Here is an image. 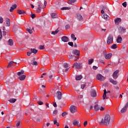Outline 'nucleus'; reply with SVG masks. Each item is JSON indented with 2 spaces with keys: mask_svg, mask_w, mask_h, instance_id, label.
<instances>
[{
  "mask_svg": "<svg viewBox=\"0 0 128 128\" xmlns=\"http://www.w3.org/2000/svg\"><path fill=\"white\" fill-rule=\"evenodd\" d=\"M110 122V116L106 114L104 117V118L102 120V122H99V125L104 124V126H108Z\"/></svg>",
  "mask_w": 128,
  "mask_h": 128,
  "instance_id": "f257e3e1",
  "label": "nucleus"
},
{
  "mask_svg": "<svg viewBox=\"0 0 128 128\" xmlns=\"http://www.w3.org/2000/svg\"><path fill=\"white\" fill-rule=\"evenodd\" d=\"M24 74V71L22 70L17 73L18 76H19L18 79L20 80H26V75H22Z\"/></svg>",
  "mask_w": 128,
  "mask_h": 128,
  "instance_id": "f03ea898",
  "label": "nucleus"
},
{
  "mask_svg": "<svg viewBox=\"0 0 128 128\" xmlns=\"http://www.w3.org/2000/svg\"><path fill=\"white\" fill-rule=\"evenodd\" d=\"M114 42V36L112 34L108 35L107 38V44L110 45Z\"/></svg>",
  "mask_w": 128,
  "mask_h": 128,
  "instance_id": "7ed1b4c3",
  "label": "nucleus"
},
{
  "mask_svg": "<svg viewBox=\"0 0 128 128\" xmlns=\"http://www.w3.org/2000/svg\"><path fill=\"white\" fill-rule=\"evenodd\" d=\"M36 6H38V8H37L36 12H38V14H39V12H40L42 8H43L42 4L40 1H39L36 3Z\"/></svg>",
  "mask_w": 128,
  "mask_h": 128,
  "instance_id": "20e7f679",
  "label": "nucleus"
},
{
  "mask_svg": "<svg viewBox=\"0 0 128 128\" xmlns=\"http://www.w3.org/2000/svg\"><path fill=\"white\" fill-rule=\"evenodd\" d=\"M72 53L73 54L77 56L76 58H74L75 60H78L80 58V50H72Z\"/></svg>",
  "mask_w": 128,
  "mask_h": 128,
  "instance_id": "39448f33",
  "label": "nucleus"
},
{
  "mask_svg": "<svg viewBox=\"0 0 128 128\" xmlns=\"http://www.w3.org/2000/svg\"><path fill=\"white\" fill-rule=\"evenodd\" d=\"M70 112L72 114H76L78 112V108L76 106L72 105L70 108Z\"/></svg>",
  "mask_w": 128,
  "mask_h": 128,
  "instance_id": "423d86ee",
  "label": "nucleus"
},
{
  "mask_svg": "<svg viewBox=\"0 0 128 128\" xmlns=\"http://www.w3.org/2000/svg\"><path fill=\"white\" fill-rule=\"evenodd\" d=\"M103 54H104V56L106 58V60H110V58H112V53H108V54H106V52L104 51L103 52Z\"/></svg>",
  "mask_w": 128,
  "mask_h": 128,
  "instance_id": "0eeeda50",
  "label": "nucleus"
},
{
  "mask_svg": "<svg viewBox=\"0 0 128 128\" xmlns=\"http://www.w3.org/2000/svg\"><path fill=\"white\" fill-rule=\"evenodd\" d=\"M56 96L58 100H60L62 98V93L60 91H58L56 92Z\"/></svg>",
  "mask_w": 128,
  "mask_h": 128,
  "instance_id": "6e6552de",
  "label": "nucleus"
},
{
  "mask_svg": "<svg viewBox=\"0 0 128 128\" xmlns=\"http://www.w3.org/2000/svg\"><path fill=\"white\" fill-rule=\"evenodd\" d=\"M96 78L98 80H100V82H104V80H106V78H104V76H102V75L100 74L97 75Z\"/></svg>",
  "mask_w": 128,
  "mask_h": 128,
  "instance_id": "1a4fd4ad",
  "label": "nucleus"
},
{
  "mask_svg": "<svg viewBox=\"0 0 128 128\" xmlns=\"http://www.w3.org/2000/svg\"><path fill=\"white\" fill-rule=\"evenodd\" d=\"M74 66H76V68L77 70H80L82 68V64H78V62H75V63H74V66H72V68H74Z\"/></svg>",
  "mask_w": 128,
  "mask_h": 128,
  "instance_id": "9d476101",
  "label": "nucleus"
},
{
  "mask_svg": "<svg viewBox=\"0 0 128 128\" xmlns=\"http://www.w3.org/2000/svg\"><path fill=\"white\" fill-rule=\"evenodd\" d=\"M118 70H116L113 74L112 78H114V80H116L118 78Z\"/></svg>",
  "mask_w": 128,
  "mask_h": 128,
  "instance_id": "9b49d317",
  "label": "nucleus"
},
{
  "mask_svg": "<svg viewBox=\"0 0 128 128\" xmlns=\"http://www.w3.org/2000/svg\"><path fill=\"white\" fill-rule=\"evenodd\" d=\"M76 18H77L79 21L82 20H84V18H82V16L80 14V13L76 14Z\"/></svg>",
  "mask_w": 128,
  "mask_h": 128,
  "instance_id": "f8f14e48",
  "label": "nucleus"
},
{
  "mask_svg": "<svg viewBox=\"0 0 128 128\" xmlns=\"http://www.w3.org/2000/svg\"><path fill=\"white\" fill-rule=\"evenodd\" d=\"M62 40L64 42H68L70 40V39L67 36H64L62 38Z\"/></svg>",
  "mask_w": 128,
  "mask_h": 128,
  "instance_id": "ddd939ff",
  "label": "nucleus"
},
{
  "mask_svg": "<svg viewBox=\"0 0 128 128\" xmlns=\"http://www.w3.org/2000/svg\"><path fill=\"white\" fill-rule=\"evenodd\" d=\"M120 22H122V19L120 18H117L114 20V22L117 26L120 24Z\"/></svg>",
  "mask_w": 128,
  "mask_h": 128,
  "instance_id": "4468645a",
  "label": "nucleus"
},
{
  "mask_svg": "<svg viewBox=\"0 0 128 128\" xmlns=\"http://www.w3.org/2000/svg\"><path fill=\"white\" fill-rule=\"evenodd\" d=\"M6 26H10V20L6 18Z\"/></svg>",
  "mask_w": 128,
  "mask_h": 128,
  "instance_id": "2eb2a0df",
  "label": "nucleus"
},
{
  "mask_svg": "<svg viewBox=\"0 0 128 128\" xmlns=\"http://www.w3.org/2000/svg\"><path fill=\"white\" fill-rule=\"evenodd\" d=\"M16 4H13L12 6L10 7V12H14V10H16Z\"/></svg>",
  "mask_w": 128,
  "mask_h": 128,
  "instance_id": "dca6fc26",
  "label": "nucleus"
},
{
  "mask_svg": "<svg viewBox=\"0 0 128 128\" xmlns=\"http://www.w3.org/2000/svg\"><path fill=\"white\" fill-rule=\"evenodd\" d=\"M91 96L92 98H96V90H92L91 92Z\"/></svg>",
  "mask_w": 128,
  "mask_h": 128,
  "instance_id": "f3484780",
  "label": "nucleus"
},
{
  "mask_svg": "<svg viewBox=\"0 0 128 128\" xmlns=\"http://www.w3.org/2000/svg\"><path fill=\"white\" fill-rule=\"evenodd\" d=\"M128 106L125 105V106L121 110L120 112L122 114H124V112H126Z\"/></svg>",
  "mask_w": 128,
  "mask_h": 128,
  "instance_id": "a211bd4d",
  "label": "nucleus"
},
{
  "mask_svg": "<svg viewBox=\"0 0 128 128\" xmlns=\"http://www.w3.org/2000/svg\"><path fill=\"white\" fill-rule=\"evenodd\" d=\"M102 18H104L106 20H110V16H108L106 14H104L102 16Z\"/></svg>",
  "mask_w": 128,
  "mask_h": 128,
  "instance_id": "6ab92c4d",
  "label": "nucleus"
},
{
  "mask_svg": "<svg viewBox=\"0 0 128 128\" xmlns=\"http://www.w3.org/2000/svg\"><path fill=\"white\" fill-rule=\"evenodd\" d=\"M122 37H120V36H118L116 40V42L118 44H122Z\"/></svg>",
  "mask_w": 128,
  "mask_h": 128,
  "instance_id": "aec40b11",
  "label": "nucleus"
},
{
  "mask_svg": "<svg viewBox=\"0 0 128 128\" xmlns=\"http://www.w3.org/2000/svg\"><path fill=\"white\" fill-rule=\"evenodd\" d=\"M109 80L110 82H111V84H118V82L112 80V78H110Z\"/></svg>",
  "mask_w": 128,
  "mask_h": 128,
  "instance_id": "412c9836",
  "label": "nucleus"
},
{
  "mask_svg": "<svg viewBox=\"0 0 128 128\" xmlns=\"http://www.w3.org/2000/svg\"><path fill=\"white\" fill-rule=\"evenodd\" d=\"M82 78V75H76V80H80Z\"/></svg>",
  "mask_w": 128,
  "mask_h": 128,
  "instance_id": "4be33fe9",
  "label": "nucleus"
},
{
  "mask_svg": "<svg viewBox=\"0 0 128 128\" xmlns=\"http://www.w3.org/2000/svg\"><path fill=\"white\" fill-rule=\"evenodd\" d=\"M18 14H26V12L24 10H18L17 11Z\"/></svg>",
  "mask_w": 128,
  "mask_h": 128,
  "instance_id": "5701e85b",
  "label": "nucleus"
},
{
  "mask_svg": "<svg viewBox=\"0 0 128 128\" xmlns=\"http://www.w3.org/2000/svg\"><path fill=\"white\" fill-rule=\"evenodd\" d=\"M51 18H58V14L56 13H52L51 14Z\"/></svg>",
  "mask_w": 128,
  "mask_h": 128,
  "instance_id": "b1692460",
  "label": "nucleus"
},
{
  "mask_svg": "<svg viewBox=\"0 0 128 128\" xmlns=\"http://www.w3.org/2000/svg\"><path fill=\"white\" fill-rule=\"evenodd\" d=\"M8 42L9 46H14V42L12 39H9Z\"/></svg>",
  "mask_w": 128,
  "mask_h": 128,
  "instance_id": "393cba45",
  "label": "nucleus"
},
{
  "mask_svg": "<svg viewBox=\"0 0 128 128\" xmlns=\"http://www.w3.org/2000/svg\"><path fill=\"white\" fill-rule=\"evenodd\" d=\"M73 126H78V120H75L72 122Z\"/></svg>",
  "mask_w": 128,
  "mask_h": 128,
  "instance_id": "a878e982",
  "label": "nucleus"
},
{
  "mask_svg": "<svg viewBox=\"0 0 128 128\" xmlns=\"http://www.w3.org/2000/svg\"><path fill=\"white\" fill-rule=\"evenodd\" d=\"M110 48L112 50H116V48H118V45L116 44H113L110 46Z\"/></svg>",
  "mask_w": 128,
  "mask_h": 128,
  "instance_id": "bb28decb",
  "label": "nucleus"
},
{
  "mask_svg": "<svg viewBox=\"0 0 128 128\" xmlns=\"http://www.w3.org/2000/svg\"><path fill=\"white\" fill-rule=\"evenodd\" d=\"M102 10H104L106 12H109L108 7H106V6H102Z\"/></svg>",
  "mask_w": 128,
  "mask_h": 128,
  "instance_id": "cd10ccee",
  "label": "nucleus"
},
{
  "mask_svg": "<svg viewBox=\"0 0 128 128\" xmlns=\"http://www.w3.org/2000/svg\"><path fill=\"white\" fill-rule=\"evenodd\" d=\"M58 32H59L58 28L55 31H52V34H53L54 36H55V34H58Z\"/></svg>",
  "mask_w": 128,
  "mask_h": 128,
  "instance_id": "c85d7f7f",
  "label": "nucleus"
},
{
  "mask_svg": "<svg viewBox=\"0 0 128 128\" xmlns=\"http://www.w3.org/2000/svg\"><path fill=\"white\" fill-rule=\"evenodd\" d=\"M94 110L96 112H98L100 110V107H98V104H96L94 106Z\"/></svg>",
  "mask_w": 128,
  "mask_h": 128,
  "instance_id": "c756f323",
  "label": "nucleus"
},
{
  "mask_svg": "<svg viewBox=\"0 0 128 128\" xmlns=\"http://www.w3.org/2000/svg\"><path fill=\"white\" fill-rule=\"evenodd\" d=\"M30 52H32L33 54H36V52H38V50H36L34 48H31Z\"/></svg>",
  "mask_w": 128,
  "mask_h": 128,
  "instance_id": "7c9ffc66",
  "label": "nucleus"
},
{
  "mask_svg": "<svg viewBox=\"0 0 128 128\" xmlns=\"http://www.w3.org/2000/svg\"><path fill=\"white\" fill-rule=\"evenodd\" d=\"M71 38H72V40H76V38L74 34H71Z\"/></svg>",
  "mask_w": 128,
  "mask_h": 128,
  "instance_id": "2f4dec72",
  "label": "nucleus"
},
{
  "mask_svg": "<svg viewBox=\"0 0 128 128\" xmlns=\"http://www.w3.org/2000/svg\"><path fill=\"white\" fill-rule=\"evenodd\" d=\"M16 100L14 99V98H11L10 100H8V102H10L11 103H14V102H16Z\"/></svg>",
  "mask_w": 128,
  "mask_h": 128,
  "instance_id": "473e14b6",
  "label": "nucleus"
},
{
  "mask_svg": "<svg viewBox=\"0 0 128 128\" xmlns=\"http://www.w3.org/2000/svg\"><path fill=\"white\" fill-rule=\"evenodd\" d=\"M32 30H34V28H32V29L27 28L26 31L28 32L29 34H32Z\"/></svg>",
  "mask_w": 128,
  "mask_h": 128,
  "instance_id": "72a5a7b5",
  "label": "nucleus"
},
{
  "mask_svg": "<svg viewBox=\"0 0 128 128\" xmlns=\"http://www.w3.org/2000/svg\"><path fill=\"white\" fill-rule=\"evenodd\" d=\"M70 8H68V7H62L60 8L61 10H70Z\"/></svg>",
  "mask_w": 128,
  "mask_h": 128,
  "instance_id": "f704fd0d",
  "label": "nucleus"
},
{
  "mask_svg": "<svg viewBox=\"0 0 128 128\" xmlns=\"http://www.w3.org/2000/svg\"><path fill=\"white\" fill-rule=\"evenodd\" d=\"M88 64H92V62H94V59L93 58L90 59L88 60Z\"/></svg>",
  "mask_w": 128,
  "mask_h": 128,
  "instance_id": "c9c22d12",
  "label": "nucleus"
},
{
  "mask_svg": "<svg viewBox=\"0 0 128 128\" xmlns=\"http://www.w3.org/2000/svg\"><path fill=\"white\" fill-rule=\"evenodd\" d=\"M76 0H69L68 4H74V2H76Z\"/></svg>",
  "mask_w": 128,
  "mask_h": 128,
  "instance_id": "e433bc0d",
  "label": "nucleus"
},
{
  "mask_svg": "<svg viewBox=\"0 0 128 128\" xmlns=\"http://www.w3.org/2000/svg\"><path fill=\"white\" fill-rule=\"evenodd\" d=\"M12 64H14V62L12 61L10 62L8 64V66L7 68H9L10 66H12Z\"/></svg>",
  "mask_w": 128,
  "mask_h": 128,
  "instance_id": "4c0bfd02",
  "label": "nucleus"
},
{
  "mask_svg": "<svg viewBox=\"0 0 128 128\" xmlns=\"http://www.w3.org/2000/svg\"><path fill=\"white\" fill-rule=\"evenodd\" d=\"M108 99V97H106V93H104L103 94V100Z\"/></svg>",
  "mask_w": 128,
  "mask_h": 128,
  "instance_id": "58836bf2",
  "label": "nucleus"
},
{
  "mask_svg": "<svg viewBox=\"0 0 128 128\" xmlns=\"http://www.w3.org/2000/svg\"><path fill=\"white\" fill-rule=\"evenodd\" d=\"M31 64L32 66H38V62H31Z\"/></svg>",
  "mask_w": 128,
  "mask_h": 128,
  "instance_id": "ea45409f",
  "label": "nucleus"
},
{
  "mask_svg": "<svg viewBox=\"0 0 128 128\" xmlns=\"http://www.w3.org/2000/svg\"><path fill=\"white\" fill-rule=\"evenodd\" d=\"M64 68H65L68 66V64L67 63H64L63 64Z\"/></svg>",
  "mask_w": 128,
  "mask_h": 128,
  "instance_id": "a19ab883",
  "label": "nucleus"
},
{
  "mask_svg": "<svg viewBox=\"0 0 128 128\" xmlns=\"http://www.w3.org/2000/svg\"><path fill=\"white\" fill-rule=\"evenodd\" d=\"M39 48L40 50H44V46H40Z\"/></svg>",
  "mask_w": 128,
  "mask_h": 128,
  "instance_id": "79ce46f5",
  "label": "nucleus"
},
{
  "mask_svg": "<svg viewBox=\"0 0 128 128\" xmlns=\"http://www.w3.org/2000/svg\"><path fill=\"white\" fill-rule=\"evenodd\" d=\"M68 44L70 46H74V42H68Z\"/></svg>",
  "mask_w": 128,
  "mask_h": 128,
  "instance_id": "37998d69",
  "label": "nucleus"
},
{
  "mask_svg": "<svg viewBox=\"0 0 128 128\" xmlns=\"http://www.w3.org/2000/svg\"><path fill=\"white\" fill-rule=\"evenodd\" d=\"M66 114H68V113H66V112H64L62 113V116H66Z\"/></svg>",
  "mask_w": 128,
  "mask_h": 128,
  "instance_id": "c03bdc74",
  "label": "nucleus"
},
{
  "mask_svg": "<svg viewBox=\"0 0 128 128\" xmlns=\"http://www.w3.org/2000/svg\"><path fill=\"white\" fill-rule=\"evenodd\" d=\"M38 104H39V106H42V104H44V102L42 101L38 102Z\"/></svg>",
  "mask_w": 128,
  "mask_h": 128,
  "instance_id": "a18cd8bd",
  "label": "nucleus"
},
{
  "mask_svg": "<svg viewBox=\"0 0 128 128\" xmlns=\"http://www.w3.org/2000/svg\"><path fill=\"white\" fill-rule=\"evenodd\" d=\"M119 30H126V28L124 27H120L119 28Z\"/></svg>",
  "mask_w": 128,
  "mask_h": 128,
  "instance_id": "49530a36",
  "label": "nucleus"
},
{
  "mask_svg": "<svg viewBox=\"0 0 128 128\" xmlns=\"http://www.w3.org/2000/svg\"><path fill=\"white\" fill-rule=\"evenodd\" d=\"M4 22V18L0 16V24H2Z\"/></svg>",
  "mask_w": 128,
  "mask_h": 128,
  "instance_id": "de8ad7c7",
  "label": "nucleus"
},
{
  "mask_svg": "<svg viewBox=\"0 0 128 128\" xmlns=\"http://www.w3.org/2000/svg\"><path fill=\"white\" fill-rule=\"evenodd\" d=\"M84 88H86V84H82L81 85V88H82V90H84Z\"/></svg>",
  "mask_w": 128,
  "mask_h": 128,
  "instance_id": "09e8293b",
  "label": "nucleus"
},
{
  "mask_svg": "<svg viewBox=\"0 0 128 128\" xmlns=\"http://www.w3.org/2000/svg\"><path fill=\"white\" fill-rule=\"evenodd\" d=\"M122 5L123 6H124V8H126V2H124L122 3Z\"/></svg>",
  "mask_w": 128,
  "mask_h": 128,
  "instance_id": "8fccbe9b",
  "label": "nucleus"
},
{
  "mask_svg": "<svg viewBox=\"0 0 128 128\" xmlns=\"http://www.w3.org/2000/svg\"><path fill=\"white\" fill-rule=\"evenodd\" d=\"M46 1H44V6H43V8H46Z\"/></svg>",
  "mask_w": 128,
  "mask_h": 128,
  "instance_id": "3c124183",
  "label": "nucleus"
},
{
  "mask_svg": "<svg viewBox=\"0 0 128 128\" xmlns=\"http://www.w3.org/2000/svg\"><path fill=\"white\" fill-rule=\"evenodd\" d=\"M30 54H32V51L27 52V56H30Z\"/></svg>",
  "mask_w": 128,
  "mask_h": 128,
  "instance_id": "603ef678",
  "label": "nucleus"
},
{
  "mask_svg": "<svg viewBox=\"0 0 128 128\" xmlns=\"http://www.w3.org/2000/svg\"><path fill=\"white\" fill-rule=\"evenodd\" d=\"M74 57V55H70L68 56V58H70V60L71 58H72Z\"/></svg>",
  "mask_w": 128,
  "mask_h": 128,
  "instance_id": "864d4df0",
  "label": "nucleus"
},
{
  "mask_svg": "<svg viewBox=\"0 0 128 128\" xmlns=\"http://www.w3.org/2000/svg\"><path fill=\"white\" fill-rule=\"evenodd\" d=\"M70 26V25L68 24V25H66V30H69Z\"/></svg>",
  "mask_w": 128,
  "mask_h": 128,
  "instance_id": "5fc2aeb1",
  "label": "nucleus"
},
{
  "mask_svg": "<svg viewBox=\"0 0 128 128\" xmlns=\"http://www.w3.org/2000/svg\"><path fill=\"white\" fill-rule=\"evenodd\" d=\"M31 18H36V14H31Z\"/></svg>",
  "mask_w": 128,
  "mask_h": 128,
  "instance_id": "6e6d98bb",
  "label": "nucleus"
},
{
  "mask_svg": "<svg viewBox=\"0 0 128 128\" xmlns=\"http://www.w3.org/2000/svg\"><path fill=\"white\" fill-rule=\"evenodd\" d=\"M87 125H88V121H85L84 123V126H86Z\"/></svg>",
  "mask_w": 128,
  "mask_h": 128,
  "instance_id": "4d7b16f0",
  "label": "nucleus"
},
{
  "mask_svg": "<svg viewBox=\"0 0 128 128\" xmlns=\"http://www.w3.org/2000/svg\"><path fill=\"white\" fill-rule=\"evenodd\" d=\"M20 124V121H18L17 124H16V126L18 128V126H19Z\"/></svg>",
  "mask_w": 128,
  "mask_h": 128,
  "instance_id": "13d9d810",
  "label": "nucleus"
},
{
  "mask_svg": "<svg viewBox=\"0 0 128 128\" xmlns=\"http://www.w3.org/2000/svg\"><path fill=\"white\" fill-rule=\"evenodd\" d=\"M53 106L54 108H56L57 106L56 103V102H53Z\"/></svg>",
  "mask_w": 128,
  "mask_h": 128,
  "instance_id": "bf43d9fd",
  "label": "nucleus"
},
{
  "mask_svg": "<svg viewBox=\"0 0 128 128\" xmlns=\"http://www.w3.org/2000/svg\"><path fill=\"white\" fill-rule=\"evenodd\" d=\"M54 114H58V110H54L53 112Z\"/></svg>",
  "mask_w": 128,
  "mask_h": 128,
  "instance_id": "052dcab7",
  "label": "nucleus"
},
{
  "mask_svg": "<svg viewBox=\"0 0 128 128\" xmlns=\"http://www.w3.org/2000/svg\"><path fill=\"white\" fill-rule=\"evenodd\" d=\"M99 110H104V108L102 106H101V107H100Z\"/></svg>",
  "mask_w": 128,
  "mask_h": 128,
  "instance_id": "680f3d73",
  "label": "nucleus"
},
{
  "mask_svg": "<svg viewBox=\"0 0 128 128\" xmlns=\"http://www.w3.org/2000/svg\"><path fill=\"white\" fill-rule=\"evenodd\" d=\"M58 122V121L56 120H54V124H56Z\"/></svg>",
  "mask_w": 128,
  "mask_h": 128,
  "instance_id": "e2e57ef3",
  "label": "nucleus"
},
{
  "mask_svg": "<svg viewBox=\"0 0 128 128\" xmlns=\"http://www.w3.org/2000/svg\"><path fill=\"white\" fill-rule=\"evenodd\" d=\"M104 9H102V10H101V14H104Z\"/></svg>",
  "mask_w": 128,
  "mask_h": 128,
  "instance_id": "0e129e2a",
  "label": "nucleus"
},
{
  "mask_svg": "<svg viewBox=\"0 0 128 128\" xmlns=\"http://www.w3.org/2000/svg\"><path fill=\"white\" fill-rule=\"evenodd\" d=\"M93 70H96L98 68V67L96 66H93L92 67Z\"/></svg>",
  "mask_w": 128,
  "mask_h": 128,
  "instance_id": "69168bd1",
  "label": "nucleus"
},
{
  "mask_svg": "<svg viewBox=\"0 0 128 128\" xmlns=\"http://www.w3.org/2000/svg\"><path fill=\"white\" fill-rule=\"evenodd\" d=\"M79 98H84V96H82V95H80L78 96Z\"/></svg>",
  "mask_w": 128,
  "mask_h": 128,
  "instance_id": "338daca9",
  "label": "nucleus"
},
{
  "mask_svg": "<svg viewBox=\"0 0 128 128\" xmlns=\"http://www.w3.org/2000/svg\"><path fill=\"white\" fill-rule=\"evenodd\" d=\"M101 30H102V32H106V29L102 28Z\"/></svg>",
  "mask_w": 128,
  "mask_h": 128,
  "instance_id": "774afa93",
  "label": "nucleus"
}]
</instances>
